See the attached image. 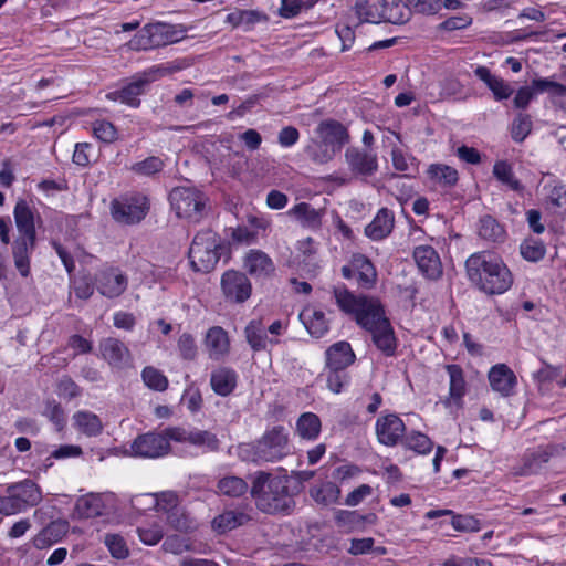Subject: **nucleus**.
I'll return each mask as SVG.
<instances>
[{
	"instance_id": "obj_1",
	"label": "nucleus",
	"mask_w": 566,
	"mask_h": 566,
	"mask_svg": "<svg viewBox=\"0 0 566 566\" xmlns=\"http://www.w3.org/2000/svg\"><path fill=\"white\" fill-rule=\"evenodd\" d=\"M334 297L338 307L355 316L356 323L371 334V340L385 356L396 354L397 338L385 307L376 297L354 295L346 286H335Z\"/></svg>"
},
{
	"instance_id": "obj_2",
	"label": "nucleus",
	"mask_w": 566,
	"mask_h": 566,
	"mask_svg": "<svg viewBox=\"0 0 566 566\" xmlns=\"http://www.w3.org/2000/svg\"><path fill=\"white\" fill-rule=\"evenodd\" d=\"M250 493L256 507L266 514L289 515L296 505L289 475L273 476L259 471L252 480Z\"/></svg>"
},
{
	"instance_id": "obj_3",
	"label": "nucleus",
	"mask_w": 566,
	"mask_h": 566,
	"mask_svg": "<svg viewBox=\"0 0 566 566\" xmlns=\"http://www.w3.org/2000/svg\"><path fill=\"white\" fill-rule=\"evenodd\" d=\"M470 281L489 295L502 294L512 283V274L499 258L482 250L473 253L465 262Z\"/></svg>"
},
{
	"instance_id": "obj_4",
	"label": "nucleus",
	"mask_w": 566,
	"mask_h": 566,
	"mask_svg": "<svg viewBox=\"0 0 566 566\" xmlns=\"http://www.w3.org/2000/svg\"><path fill=\"white\" fill-rule=\"evenodd\" d=\"M345 161L348 165L349 172H333L327 177L328 180L343 186L349 184L354 177L371 176L378 170L377 155L373 151L363 150L357 147H349L346 149Z\"/></svg>"
},
{
	"instance_id": "obj_5",
	"label": "nucleus",
	"mask_w": 566,
	"mask_h": 566,
	"mask_svg": "<svg viewBox=\"0 0 566 566\" xmlns=\"http://www.w3.org/2000/svg\"><path fill=\"white\" fill-rule=\"evenodd\" d=\"M13 218L18 231V244L21 248H33L36 243L38 230L43 224L41 214L32 205L19 199L13 208Z\"/></svg>"
},
{
	"instance_id": "obj_6",
	"label": "nucleus",
	"mask_w": 566,
	"mask_h": 566,
	"mask_svg": "<svg viewBox=\"0 0 566 566\" xmlns=\"http://www.w3.org/2000/svg\"><path fill=\"white\" fill-rule=\"evenodd\" d=\"M171 209L178 218L199 222L205 213L206 197L197 189L188 187L174 188L169 195Z\"/></svg>"
},
{
	"instance_id": "obj_7",
	"label": "nucleus",
	"mask_w": 566,
	"mask_h": 566,
	"mask_svg": "<svg viewBox=\"0 0 566 566\" xmlns=\"http://www.w3.org/2000/svg\"><path fill=\"white\" fill-rule=\"evenodd\" d=\"M149 210L148 199L140 193L123 196L114 199L111 205L113 219L122 224L140 222Z\"/></svg>"
},
{
	"instance_id": "obj_8",
	"label": "nucleus",
	"mask_w": 566,
	"mask_h": 566,
	"mask_svg": "<svg viewBox=\"0 0 566 566\" xmlns=\"http://www.w3.org/2000/svg\"><path fill=\"white\" fill-rule=\"evenodd\" d=\"M290 453L287 434L283 427L268 431L254 448V461L275 462Z\"/></svg>"
},
{
	"instance_id": "obj_9",
	"label": "nucleus",
	"mask_w": 566,
	"mask_h": 566,
	"mask_svg": "<svg viewBox=\"0 0 566 566\" xmlns=\"http://www.w3.org/2000/svg\"><path fill=\"white\" fill-rule=\"evenodd\" d=\"M172 440L168 434V428L161 432H147L139 434L132 442L130 449L134 455L140 458H160L170 452V443Z\"/></svg>"
},
{
	"instance_id": "obj_10",
	"label": "nucleus",
	"mask_w": 566,
	"mask_h": 566,
	"mask_svg": "<svg viewBox=\"0 0 566 566\" xmlns=\"http://www.w3.org/2000/svg\"><path fill=\"white\" fill-rule=\"evenodd\" d=\"M221 291L224 298L231 303H244L250 298L252 285L248 276L235 270H228L221 276Z\"/></svg>"
},
{
	"instance_id": "obj_11",
	"label": "nucleus",
	"mask_w": 566,
	"mask_h": 566,
	"mask_svg": "<svg viewBox=\"0 0 566 566\" xmlns=\"http://www.w3.org/2000/svg\"><path fill=\"white\" fill-rule=\"evenodd\" d=\"M165 74V70L160 66H153L145 71L143 74L134 78L133 82L124 86L120 91L109 94V96L117 95L114 99H119L122 103L132 107L139 105V95L143 94L144 88L149 83L156 81Z\"/></svg>"
},
{
	"instance_id": "obj_12",
	"label": "nucleus",
	"mask_w": 566,
	"mask_h": 566,
	"mask_svg": "<svg viewBox=\"0 0 566 566\" xmlns=\"http://www.w3.org/2000/svg\"><path fill=\"white\" fill-rule=\"evenodd\" d=\"M405 431L406 426L396 413L379 417L376 421V434L381 444L396 446L403 437Z\"/></svg>"
},
{
	"instance_id": "obj_13",
	"label": "nucleus",
	"mask_w": 566,
	"mask_h": 566,
	"mask_svg": "<svg viewBox=\"0 0 566 566\" xmlns=\"http://www.w3.org/2000/svg\"><path fill=\"white\" fill-rule=\"evenodd\" d=\"M169 437L176 442H189L196 447H205L210 451L219 449V440L214 433L207 430H186L180 427H169Z\"/></svg>"
},
{
	"instance_id": "obj_14",
	"label": "nucleus",
	"mask_w": 566,
	"mask_h": 566,
	"mask_svg": "<svg viewBox=\"0 0 566 566\" xmlns=\"http://www.w3.org/2000/svg\"><path fill=\"white\" fill-rule=\"evenodd\" d=\"M489 381L491 388L503 397H510L514 394L517 385V378L514 371L505 364H497L489 371Z\"/></svg>"
},
{
	"instance_id": "obj_15",
	"label": "nucleus",
	"mask_w": 566,
	"mask_h": 566,
	"mask_svg": "<svg viewBox=\"0 0 566 566\" xmlns=\"http://www.w3.org/2000/svg\"><path fill=\"white\" fill-rule=\"evenodd\" d=\"M553 452L554 447L547 446L525 453L523 457V464L513 467L512 474L515 476H526L538 473L542 467L549 461Z\"/></svg>"
},
{
	"instance_id": "obj_16",
	"label": "nucleus",
	"mask_w": 566,
	"mask_h": 566,
	"mask_svg": "<svg viewBox=\"0 0 566 566\" xmlns=\"http://www.w3.org/2000/svg\"><path fill=\"white\" fill-rule=\"evenodd\" d=\"M317 134L322 142L332 147L334 151H339L349 142V135L345 126L333 119L323 120L317 126Z\"/></svg>"
},
{
	"instance_id": "obj_17",
	"label": "nucleus",
	"mask_w": 566,
	"mask_h": 566,
	"mask_svg": "<svg viewBox=\"0 0 566 566\" xmlns=\"http://www.w3.org/2000/svg\"><path fill=\"white\" fill-rule=\"evenodd\" d=\"M326 366L334 370H345L355 361V353L348 342L342 340L329 346L325 353Z\"/></svg>"
},
{
	"instance_id": "obj_18",
	"label": "nucleus",
	"mask_w": 566,
	"mask_h": 566,
	"mask_svg": "<svg viewBox=\"0 0 566 566\" xmlns=\"http://www.w3.org/2000/svg\"><path fill=\"white\" fill-rule=\"evenodd\" d=\"M97 290L107 297L119 296L127 287V279L115 270L102 271L96 276Z\"/></svg>"
},
{
	"instance_id": "obj_19",
	"label": "nucleus",
	"mask_w": 566,
	"mask_h": 566,
	"mask_svg": "<svg viewBox=\"0 0 566 566\" xmlns=\"http://www.w3.org/2000/svg\"><path fill=\"white\" fill-rule=\"evenodd\" d=\"M69 531L65 520H55L41 530L33 538V545L38 549H44L60 542Z\"/></svg>"
},
{
	"instance_id": "obj_20",
	"label": "nucleus",
	"mask_w": 566,
	"mask_h": 566,
	"mask_svg": "<svg viewBox=\"0 0 566 566\" xmlns=\"http://www.w3.org/2000/svg\"><path fill=\"white\" fill-rule=\"evenodd\" d=\"M7 493L13 494L24 509L35 506L42 501L40 488L29 479L8 485Z\"/></svg>"
},
{
	"instance_id": "obj_21",
	"label": "nucleus",
	"mask_w": 566,
	"mask_h": 566,
	"mask_svg": "<svg viewBox=\"0 0 566 566\" xmlns=\"http://www.w3.org/2000/svg\"><path fill=\"white\" fill-rule=\"evenodd\" d=\"M101 350L103 357L109 365L115 367H123L128 364L130 353L126 345L117 338H106L101 343Z\"/></svg>"
},
{
	"instance_id": "obj_22",
	"label": "nucleus",
	"mask_w": 566,
	"mask_h": 566,
	"mask_svg": "<svg viewBox=\"0 0 566 566\" xmlns=\"http://www.w3.org/2000/svg\"><path fill=\"white\" fill-rule=\"evenodd\" d=\"M413 258L427 277L438 279L442 274V263L437 250H413Z\"/></svg>"
},
{
	"instance_id": "obj_23",
	"label": "nucleus",
	"mask_w": 566,
	"mask_h": 566,
	"mask_svg": "<svg viewBox=\"0 0 566 566\" xmlns=\"http://www.w3.org/2000/svg\"><path fill=\"white\" fill-rule=\"evenodd\" d=\"M394 228V214L387 208H382L373 221L365 228L368 238L378 241L386 238Z\"/></svg>"
},
{
	"instance_id": "obj_24",
	"label": "nucleus",
	"mask_w": 566,
	"mask_h": 566,
	"mask_svg": "<svg viewBox=\"0 0 566 566\" xmlns=\"http://www.w3.org/2000/svg\"><path fill=\"white\" fill-rule=\"evenodd\" d=\"M380 7L379 12L381 22H388L392 24H402L409 19L408 4L401 0H379Z\"/></svg>"
},
{
	"instance_id": "obj_25",
	"label": "nucleus",
	"mask_w": 566,
	"mask_h": 566,
	"mask_svg": "<svg viewBox=\"0 0 566 566\" xmlns=\"http://www.w3.org/2000/svg\"><path fill=\"white\" fill-rule=\"evenodd\" d=\"M210 385L217 395L227 397L237 387V374L231 368H218L211 373Z\"/></svg>"
},
{
	"instance_id": "obj_26",
	"label": "nucleus",
	"mask_w": 566,
	"mask_h": 566,
	"mask_svg": "<svg viewBox=\"0 0 566 566\" xmlns=\"http://www.w3.org/2000/svg\"><path fill=\"white\" fill-rule=\"evenodd\" d=\"M244 268L252 276H268L274 271L272 260L261 250H251L244 258Z\"/></svg>"
},
{
	"instance_id": "obj_27",
	"label": "nucleus",
	"mask_w": 566,
	"mask_h": 566,
	"mask_svg": "<svg viewBox=\"0 0 566 566\" xmlns=\"http://www.w3.org/2000/svg\"><path fill=\"white\" fill-rule=\"evenodd\" d=\"M190 266L195 272H211L220 259L218 250H188Z\"/></svg>"
},
{
	"instance_id": "obj_28",
	"label": "nucleus",
	"mask_w": 566,
	"mask_h": 566,
	"mask_svg": "<svg viewBox=\"0 0 566 566\" xmlns=\"http://www.w3.org/2000/svg\"><path fill=\"white\" fill-rule=\"evenodd\" d=\"M300 319L307 332L315 338H321L328 331V323L322 311L305 308L301 312Z\"/></svg>"
},
{
	"instance_id": "obj_29",
	"label": "nucleus",
	"mask_w": 566,
	"mask_h": 566,
	"mask_svg": "<svg viewBox=\"0 0 566 566\" xmlns=\"http://www.w3.org/2000/svg\"><path fill=\"white\" fill-rule=\"evenodd\" d=\"M75 510L81 518H95L104 514L105 504L99 494H87L77 500Z\"/></svg>"
},
{
	"instance_id": "obj_30",
	"label": "nucleus",
	"mask_w": 566,
	"mask_h": 566,
	"mask_svg": "<svg viewBox=\"0 0 566 566\" xmlns=\"http://www.w3.org/2000/svg\"><path fill=\"white\" fill-rule=\"evenodd\" d=\"M250 520L251 518L248 514L240 511L230 510L216 516L212 521V527L218 533H227L247 524Z\"/></svg>"
},
{
	"instance_id": "obj_31",
	"label": "nucleus",
	"mask_w": 566,
	"mask_h": 566,
	"mask_svg": "<svg viewBox=\"0 0 566 566\" xmlns=\"http://www.w3.org/2000/svg\"><path fill=\"white\" fill-rule=\"evenodd\" d=\"M427 174L436 185L442 188H451L459 180L457 169L444 164H431L428 167Z\"/></svg>"
},
{
	"instance_id": "obj_32",
	"label": "nucleus",
	"mask_w": 566,
	"mask_h": 566,
	"mask_svg": "<svg viewBox=\"0 0 566 566\" xmlns=\"http://www.w3.org/2000/svg\"><path fill=\"white\" fill-rule=\"evenodd\" d=\"M150 31L156 48L178 42L184 38V31L179 30L176 25L172 24L161 22L154 23L150 24Z\"/></svg>"
},
{
	"instance_id": "obj_33",
	"label": "nucleus",
	"mask_w": 566,
	"mask_h": 566,
	"mask_svg": "<svg viewBox=\"0 0 566 566\" xmlns=\"http://www.w3.org/2000/svg\"><path fill=\"white\" fill-rule=\"evenodd\" d=\"M545 202L548 208L566 212V185L553 180L544 186Z\"/></svg>"
},
{
	"instance_id": "obj_34",
	"label": "nucleus",
	"mask_w": 566,
	"mask_h": 566,
	"mask_svg": "<svg viewBox=\"0 0 566 566\" xmlns=\"http://www.w3.org/2000/svg\"><path fill=\"white\" fill-rule=\"evenodd\" d=\"M287 213L298 220L304 227L314 229L321 226V212L313 208L310 203L301 202L295 205L289 210Z\"/></svg>"
},
{
	"instance_id": "obj_35",
	"label": "nucleus",
	"mask_w": 566,
	"mask_h": 566,
	"mask_svg": "<svg viewBox=\"0 0 566 566\" xmlns=\"http://www.w3.org/2000/svg\"><path fill=\"white\" fill-rule=\"evenodd\" d=\"M379 0H358L354 6V11L360 23H381L379 12Z\"/></svg>"
},
{
	"instance_id": "obj_36",
	"label": "nucleus",
	"mask_w": 566,
	"mask_h": 566,
	"mask_svg": "<svg viewBox=\"0 0 566 566\" xmlns=\"http://www.w3.org/2000/svg\"><path fill=\"white\" fill-rule=\"evenodd\" d=\"M73 420L77 429L88 437H95L102 432V422L99 418L93 412L77 411L73 416Z\"/></svg>"
},
{
	"instance_id": "obj_37",
	"label": "nucleus",
	"mask_w": 566,
	"mask_h": 566,
	"mask_svg": "<svg viewBox=\"0 0 566 566\" xmlns=\"http://www.w3.org/2000/svg\"><path fill=\"white\" fill-rule=\"evenodd\" d=\"M245 339L254 352L264 350L266 348L268 336L265 327L259 319L251 321L244 329Z\"/></svg>"
},
{
	"instance_id": "obj_38",
	"label": "nucleus",
	"mask_w": 566,
	"mask_h": 566,
	"mask_svg": "<svg viewBox=\"0 0 566 566\" xmlns=\"http://www.w3.org/2000/svg\"><path fill=\"white\" fill-rule=\"evenodd\" d=\"M310 495L317 504L327 506L337 502L340 490L335 483L325 482L311 488Z\"/></svg>"
},
{
	"instance_id": "obj_39",
	"label": "nucleus",
	"mask_w": 566,
	"mask_h": 566,
	"mask_svg": "<svg viewBox=\"0 0 566 566\" xmlns=\"http://www.w3.org/2000/svg\"><path fill=\"white\" fill-rule=\"evenodd\" d=\"M296 430L303 439L313 440L321 432V420L313 412H305L300 416L296 422Z\"/></svg>"
},
{
	"instance_id": "obj_40",
	"label": "nucleus",
	"mask_w": 566,
	"mask_h": 566,
	"mask_svg": "<svg viewBox=\"0 0 566 566\" xmlns=\"http://www.w3.org/2000/svg\"><path fill=\"white\" fill-rule=\"evenodd\" d=\"M446 369L450 377V398L459 401L465 394V380L463 370L459 365H447Z\"/></svg>"
},
{
	"instance_id": "obj_41",
	"label": "nucleus",
	"mask_w": 566,
	"mask_h": 566,
	"mask_svg": "<svg viewBox=\"0 0 566 566\" xmlns=\"http://www.w3.org/2000/svg\"><path fill=\"white\" fill-rule=\"evenodd\" d=\"M350 264L357 272L358 279L365 285L370 286L376 279V270L373 263L363 254H354Z\"/></svg>"
},
{
	"instance_id": "obj_42",
	"label": "nucleus",
	"mask_w": 566,
	"mask_h": 566,
	"mask_svg": "<svg viewBox=\"0 0 566 566\" xmlns=\"http://www.w3.org/2000/svg\"><path fill=\"white\" fill-rule=\"evenodd\" d=\"M219 491L227 496L239 497L247 493L248 483L239 476H224L218 482Z\"/></svg>"
},
{
	"instance_id": "obj_43",
	"label": "nucleus",
	"mask_w": 566,
	"mask_h": 566,
	"mask_svg": "<svg viewBox=\"0 0 566 566\" xmlns=\"http://www.w3.org/2000/svg\"><path fill=\"white\" fill-rule=\"evenodd\" d=\"M168 525L180 533H189L196 528L195 522L189 517L182 506L175 509L166 516Z\"/></svg>"
},
{
	"instance_id": "obj_44",
	"label": "nucleus",
	"mask_w": 566,
	"mask_h": 566,
	"mask_svg": "<svg viewBox=\"0 0 566 566\" xmlns=\"http://www.w3.org/2000/svg\"><path fill=\"white\" fill-rule=\"evenodd\" d=\"M402 443L408 449L413 450L420 454H427L431 452L433 448V442L431 439L427 434L419 431H412L411 433L407 434L402 440Z\"/></svg>"
},
{
	"instance_id": "obj_45",
	"label": "nucleus",
	"mask_w": 566,
	"mask_h": 566,
	"mask_svg": "<svg viewBox=\"0 0 566 566\" xmlns=\"http://www.w3.org/2000/svg\"><path fill=\"white\" fill-rule=\"evenodd\" d=\"M318 0H281L279 13L285 19L295 18L303 10H308L315 6Z\"/></svg>"
},
{
	"instance_id": "obj_46",
	"label": "nucleus",
	"mask_w": 566,
	"mask_h": 566,
	"mask_svg": "<svg viewBox=\"0 0 566 566\" xmlns=\"http://www.w3.org/2000/svg\"><path fill=\"white\" fill-rule=\"evenodd\" d=\"M142 378L145 385L153 390L164 391L168 387L167 377L155 367H145L142 371Z\"/></svg>"
},
{
	"instance_id": "obj_47",
	"label": "nucleus",
	"mask_w": 566,
	"mask_h": 566,
	"mask_svg": "<svg viewBox=\"0 0 566 566\" xmlns=\"http://www.w3.org/2000/svg\"><path fill=\"white\" fill-rule=\"evenodd\" d=\"M92 133L96 139L105 144H112L118 139L116 127L107 120H95L92 124Z\"/></svg>"
},
{
	"instance_id": "obj_48",
	"label": "nucleus",
	"mask_w": 566,
	"mask_h": 566,
	"mask_svg": "<svg viewBox=\"0 0 566 566\" xmlns=\"http://www.w3.org/2000/svg\"><path fill=\"white\" fill-rule=\"evenodd\" d=\"M532 119L527 114H518L512 123L511 136L516 143H522L532 130Z\"/></svg>"
},
{
	"instance_id": "obj_49",
	"label": "nucleus",
	"mask_w": 566,
	"mask_h": 566,
	"mask_svg": "<svg viewBox=\"0 0 566 566\" xmlns=\"http://www.w3.org/2000/svg\"><path fill=\"white\" fill-rule=\"evenodd\" d=\"M493 174L502 184L506 185L512 190L517 191L522 188L520 181L514 177L512 167L506 161L495 163Z\"/></svg>"
},
{
	"instance_id": "obj_50",
	"label": "nucleus",
	"mask_w": 566,
	"mask_h": 566,
	"mask_svg": "<svg viewBox=\"0 0 566 566\" xmlns=\"http://www.w3.org/2000/svg\"><path fill=\"white\" fill-rule=\"evenodd\" d=\"M504 233L503 228L492 217H484L480 221L479 234L481 238L496 242Z\"/></svg>"
},
{
	"instance_id": "obj_51",
	"label": "nucleus",
	"mask_w": 566,
	"mask_h": 566,
	"mask_svg": "<svg viewBox=\"0 0 566 566\" xmlns=\"http://www.w3.org/2000/svg\"><path fill=\"white\" fill-rule=\"evenodd\" d=\"M128 46L135 51H147L155 49V41L150 31V24L140 29L135 36L128 42Z\"/></svg>"
},
{
	"instance_id": "obj_52",
	"label": "nucleus",
	"mask_w": 566,
	"mask_h": 566,
	"mask_svg": "<svg viewBox=\"0 0 566 566\" xmlns=\"http://www.w3.org/2000/svg\"><path fill=\"white\" fill-rule=\"evenodd\" d=\"M111 555L117 559H125L129 555V549L125 539L118 534H106L104 539Z\"/></svg>"
},
{
	"instance_id": "obj_53",
	"label": "nucleus",
	"mask_w": 566,
	"mask_h": 566,
	"mask_svg": "<svg viewBox=\"0 0 566 566\" xmlns=\"http://www.w3.org/2000/svg\"><path fill=\"white\" fill-rule=\"evenodd\" d=\"M298 260L297 270L310 277L315 276L317 273V262L315 256V250H301V253L296 255Z\"/></svg>"
},
{
	"instance_id": "obj_54",
	"label": "nucleus",
	"mask_w": 566,
	"mask_h": 566,
	"mask_svg": "<svg viewBox=\"0 0 566 566\" xmlns=\"http://www.w3.org/2000/svg\"><path fill=\"white\" fill-rule=\"evenodd\" d=\"M207 345L216 353L223 354L228 350V336L221 327H212L207 334Z\"/></svg>"
},
{
	"instance_id": "obj_55",
	"label": "nucleus",
	"mask_w": 566,
	"mask_h": 566,
	"mask_svg": "<svg viewBox=\"0 0 566 566\" xmlns=\"http://www.w3.org/2000/svg\"><path fill=\"white\" fill-rule=\"evenodd\" d=\"M161 548L166 553L180 555L184 552L191 551V544L188 542V539H186L179 535H170L165 538V541L161 545Z\"/></svg>"
},
{
	"instance_id": "obj_56",
	"label": "nucleus",
	"mask_w": 566,
	"mask_h": 566,
	"mask_svg": "<svg viewBox=\"0 0 566 566\" xmlns=\"http://www.w3.org/2000/svg\"><path fill=\"white\" fill-rule=\"evenodd\" d=\"M156 505L157 511L165 513L167 516L171 511L180 506L179 497L177 493L171 491L161 492L156 496Z\"/></svg>"
},
{
	"instance_id": "obj_57",
	"label": "nucleus",
	"mask_w": 566,
	"mask_h": 566,
	"mask_svg": "<svg viewBox=\"0 0 566 566\" xmlns=\"http://www.w3.org/2000/svg\"><path fill=\"white\" fill-rule=\"evenodd\" d=\"M44 416L61 431L66 423L65 413L60 403L48 401L45 405Z\"/></svg>"
},
{
	"instance_id": "obj_58",
	"label": "nucleus",
	"mask_w": 566,
	"mask_h": 566,
	"mask_svg": "<svg viewBox=\"0 0 566 566\" xmlns=\"http://www.w3.org/2000/svg\"><path fill=\"white\" fill-rule=\"evenodd\" d=\"M71 283L76 297L81 300H87L93 295L94 285L90 276L81 275L74 277L72 279Z\"/></svg>"
},
{
	"instance_id": "obj_59",
	"label": "nucleus",
	"mask_w": 566,
	"mask_h": 566,
	"mask_svg": "<svg viewBox=\"0 0 566 566\" xmlns=\"http://www.w3.org/2000/svg\"><path fill=\"white\" fill-rule=\"evenodd\" d=\"M335 521L338 526L349 531L360 528V513L358 511L339 510L336 512Z\"/></svg>"
},
{
	"instance_id": "obj_60",
	"label": "nucleus",
	"mask_w": 566,
	"mask_h": 566,
	"mask_svg": "<svg viewBox=\"0 0 566 566\" xmlns=\"http://www.w3.org/2000/svg\"><path fill=\"white\" fill-rule=\"evenodd\" d=\"M307 153L313 161L317 164H325L332 160L337 151H334L332 147L325 145L324 142H321L313 147H308Z\"/></svg>"
},
{
	"instance_id": "obj_61",
	"label": "nucleus",
	"mask_w": 566,
	"mask_h": 566,
	"mask_svg": "<svg viewBox=\"0 0 566 566\" xmlns=\"http://www.w3.org/2000/svg\"><path fill=\"white\" fill-rule=\"evenodd\" d=\"M164 164L158 157H148L143 161L136 163L132 166V170L140 175H153L161 170Z\"/></svg>"
},
{
	"instance_id": "obj_62",
	"label": "nucleus",
	"mask_w": 566,
	"mask_h": 566,
	"mask_svg": "<svg viewBox=\"0 0 566 566\" xmlns=\"http://www.w3.org/2000/svg\"><path fill=\"white\" fill-rule=\"evenodd\" d=\"M180 356L187 360H193L197 356V346L192 335L184 333L178 339Z\"/></svg>"
},
{
	"instance_id": "obj_63",
	"label": "nucleus",
	"mask_w": 566,
	"mask_h": 566,
	"mask_svg": "<svg viewBox=\"0 0 566 566\" xmlns=\"http://www.w3.org/2000/svg\"><path fill=\"white\" fill-rule=\"evenodd\" d=\"M451 524L459 532H476L480 530V521L471 515H453Z\"/></svg>"
},
{
	"instance_id": "obj_64",
	"label": "nucleus",
	"mask_w": 566,
	"mask_h": 566,
	"mask_svg": "<svg viewBox=\"0 0 566 566\" xmlns=\"http://www.w3.org/2000/svg\"><path fill=\"white\" fill-rule=\"evenodd\" d=\"M191 245V248H221L220 244L217 242V234L210 229L199 231L193 237Z\"/></svg>"
}]
</instances>
